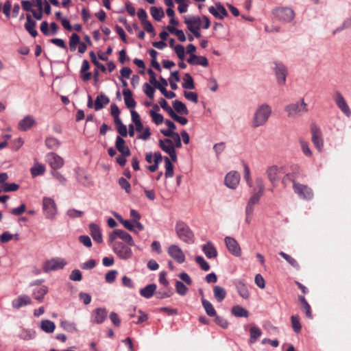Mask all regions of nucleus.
<instances>
[{
    "label": "nucleus",
    "mask_w": 351,
    "mask_h": 351,
    "mask_svg": "<svg viewBox=\"0 0 351 351\" xmlns=\"http://www.w3.org/2000/svg\"><path fill=\"white\" fill-rule=\"evenodd\" d=\"M108 242L119 259L128 261L132 258L133 252L130 247L134 245V241L129 233L121 229H115L108 234Z\"/></svg>",
    "instance_id": "obj_1"
},
{
    "label": "nucleus",
    "mask_w": 351,
    "mask_h": 351,
    "mask_svg": "<svg viewBox=\"0 0 351 351\" xmlns=\"http://www.w3.org/2000/svg\"><path fill=\"white\" fill-rule=\"evenodd\" d=\"M248 185L253 188L256 191L249 199L245 207L248 214L254 213V206L260 202L263 193V184L260 177H245Z\"/></svg>",
    "instance_id": "obj_2"
},
{
    "label": "nucleus",
    "mask_w": 351,
    "mask_h": 351,
    "mask_svg": "<svg viewBox=\"0 0 351 351\" xmlns=\"http://www.w3.org/2000/svg\"><path fill=\"white\" fill-rule=\"evenodd\" d=\"M272 114V108L267 103L259 104L255 109L251 119V126L257 128L265 125Z\"/></svg>",
    "instance_id": "obj_3"
},
{
    "label": "nucleus",
    "mask_w": 351,
    "mask_h": 351,
    "mask_svg": "<svg viewBox=\"0 0 351 351\" xmlns=\"http://www.w3.org/2000/svg\"><path fill=\"white\" fill-rule=\"evenodd\" d=\"M175 231L179 239L186 243L194 242V234L189 226L182 221H178L176 223Z\"/></svg>",
    "instance_id": "obj_4"
},
{
    "label": "nucleus",
    "mask_w": 351,
    "mask_h": 351,
    "mask_svg": "<svg viewBox=\"0 0 351 351\" xmlns=\"http://www.w3.org/2000/svg\"><path fill=\"white\" fill-rule=\"evenodd\" d=\"M43 213L45 217L49 220L56 219L58 209L55 200L50 197H44L42 201Z\"/></svg>",
    "instance_id": "obj_5"
},
{
    "label": "nucleus",
    "mask_w": 351,
    "mask_h": 351,
    "mask_svg": "<svg viewBox=\"0 0 351 351\" xmlns=\"http://www.w3.org/2000/svg\"><path fill=\"white\" fill-rule=\"evenodd\" d=\"M285 111L288 117L295 119L308 111L307 105L304 99H302L287 105L285 107Z\"/></svg>",
    "instance_id": "obj_6"
},
{
    "label": "nucleus",
    "mask_w": 351,
    "mask_h": 351,
    "mask_svg": "<svg viewBox=\"0 0 351 351\" xmlns=\"http://www.w3.org/2000/svg\"><path fill=\"white\" fill-rule=\"evenodd\" d=\"M184 23L186 25L189 30L200 29L201 27L207 29L209 28L210 25L208 18L206 16H203L202 20L200 19V17L197 16L184 17Z\"/></svg>",
    "instance_id": "obj_7"
},
{
    "label": "nucleus",
    "mask_w": 351,
    "mask_h": 351,
    "mask_svg": "<svg viewBox=\"0 0 351 351\" xmlns=\"http://www.w3.org/2000/svg\"><path fill=\"white\" fill-rule=\"evenodd\" d=\"M67 265V261L60 257H55L44 262L42 269L45 273H49L64 269Z\"/></svg>",
    "instance_id": "obj_8"
},
{
    "label": "nucleus",
    "mask_w": 351,
    "mask_h": 351,
    "mask_svg": "<svg viewBox=\"0 0 351 351\" xmlns=\"http://www.w3.org/2000/svg\"><path fill=\"white\" fill-rule=\"evenodd\" d=\"M333 99L339 110L346 117H350L351 116V110L343 95L339 91H336Z\"/></svg>",
    "instance_id": "obj_9"
},
{
    "label": "nucleus",
    "mask_w": 351,
    "mask_h": 351,
    "mask_svg": "<svg viewBox=\"0 0 351 351\" xmlns=\"http://www.w3.org/2000/svg\"><path fill=\"white\" fill-rule=\"evenodd\" d=\"M274 71L276 77L277 82L279 85H285L287 75L286 66L280 62H274Z\"/></svg>",
    "instance_id": "obj_10"
},
{
    "label": "nucleus",
    "mask_w": 351,
    "mask_h": 351,
    "mask_svg": "<svg viewBox=\"0 0 351 351\" xmlns=\"http://www.w3.org/2000/svg\"><path fill=\"white\" fill-rule=\"evenodd\" d=\"M276 17L283 22H290L295 16L294 11L289 8H277L274 11Z\"/></svg>",
    "instance_id": "obj_11"
},
{
    "label": "nucleus",
    "mask_w": 351,
    "mask_h": 351,
    "mask_svg": "<svg viewBox=\"0 0 351 351\" xmlns=\"http://www.w3.org/2000/svg\"><path fill=\"white\" fill-rule=\"evenodd\" d=\"M167 253L171 258L180 264L185 261V254L178 245H170L167 249Z\"/></svg>",
    "instance_id": "obj_12"
},
{
    "label": "nucleus",
    "mask_w": 351,
    "mask_h": 351,
    "mask_svg": "<svg viewBox=\"0 0 351 351\" xmlns=\"http://www.w3.org/2000/svg\"><path fill=\"white\" fill-rule=\"evenodd\" d=\"M41 280H36L31 283V286H36L32 291L33 298L38 302H42L44 299V296L48 292V288L45 285H41Z\"/></svg>",
    "instance_id": "obj_13"
},
{
    "label": "nucleus",
    "mask_w": 351,
    "mask_h": 351,
    "mask_svg": "<svg viewBox=\"0 0 351 351\" xmlns=\"http://www.w3.org/2000/svg\"><path fill=\"white\" fill-rule=\"evenodd\" d=\"M311 131L313 143L319 152H322L324 147V141L320 129L316 125H313L311 128Z\"/></svg>",
    "instance_id": "obj_14"
},
{
    "label": "nucleus",
    "mask_w": 351,
    "mask_h": 351,
    "mask_svg": "<svg viewBox=\"0 0 351 351\" xmlns=\"http://www.w3.org/2000/svg\"><path fill=\"white\" fill-rule=\"evenodd\" d=\"M160 147L166 153H167L173 161L177 159L176 152L175 151L174 144L169 138L159 141Z\"/></svg>",
    "instance_id": "obj_15"
},
{
    "label": "nucleus",
    "mask_w": 351,
    "mask_h": 351,
    "mask_svg": "<svg viewBox=\"0 0 351 351\" xmlns=\"http://www.w3.org/2000/svg\"><path fill=\"white\" fill-rule=\"evenodd\" d=\"M228 250L234 256L241 255V249L238 242L233 237H226L224 239Z\"/></svg>",
    "instance_id": "obj_16"
},
{
    "label": "nucleus",
    "mask_w": 351,
    "mask_h": 351,
    "mask_svg": "<svg viewBox=\"0 0 351 351\" xmlns=\"http://www.w3.org/2000/svg\"><path fill=\"white\" fill-rule=\"evenodd\" d=\"M47 161L53 169H58L64 165V160L56 153L51 152L46 156Z\"/></svg>",
    "instance_id": "obj_17"
},
{
    "label": "nucleus",
    "mask_w": 351,
    "mask_h": 351,
    "mask_svg": "<svg viewBox=\"0 0 351 351\" xmlns=\"http://www.w3.org/2000/svg\"><path fill=\"white\" fill-rule=\"evenodd\" d=\"M293 189L295 192L304 199H311L313 197V193L311 189L306 186L295 183L293 182Z\"/></svg>",
    "instance_id": "obj_18"
},
{
    "label": "nucleus",
    "mask_w": 351,
    "mask_h": 351,
    "mask_svg": "<svg viewBox=\"0 0 351 351\" xmlns=\"http://www.w3.org/2000/svg\"><path fill=\"white\" fill-rule=\"evenodd\" d=\"M32 301L29 296L23 294L20 295L12 301V306L14 308L19 309L23 306L32 304Z\"/></svg>",
    "instance_id": "obj_19"
},
{
    "label": "nucleus",
    "mask_w": 351,
    "mask_h": 351,
    "mask_svg": "<svg viewBox=\"0 0 351 351\" xmlns=\"http://www.w3.org/2000/svg\"><path fill=\"white\" fill-rule=\"evenodd\" d=\"M36 124V120L32 115L25 116L18 123V129L21 131H27Z\"/></svg>",
    "instance_id": "obj_20"
},
{
    "label": "nucleus",
    "mask_w": 351,
    "mask_h": 351,
    "mask_svg": "<svg viewBox=\"0 0 351 351\" xmlns=\"http://www.w3.org/2000/svg\"><path fill=\"white\" fill-rule=\"evenodd\" d=\"M235 288L239 295L246 300L250 298V291L243 280H235L234 282Z\"/></svg>",
    "instance_id": "obj_21"
},
{
    "label": "nucleus",
    "mask_w": 351,
    "mask_h": 351,
    "mask_svg": "<svg viewBox=\"0 0 351 351\" xmlns=\"http://www.w3.org/2000/svg\"><path fill=\"white\" fill-rule=\"evenodd\" d=\"M90 235L93 239L98 243H101L103 242V237L101 234V230L99 225L95 223H90L88 225Z\"/></svg>",
    "instance_id": "obj_22"
},
{
    "label": "nucleus",
    "mask_w": 351,
    "mask_h": 351,
    "mask_svg": "<svg viewBox=\"0 0 351 351\" xmlns=\"http://www.w3.org/2000/svg\"><path fill=\"white\" fill-rule=\"evenodd\" d=\"M107 311L105 308H99L93 311L91 320L93 323L101 324L107 317Z\"/></svg>",
    "instance_id": "obj_23"
},
{
    "label": "nucleus",
    "mask_w": 351,
    "mask_h": 351,
    "mask_svg": "<svg viewBox=\"0 0 351 351\" xmlns=\"http://www.w3.org/2000/svg\"><path fill=\"white\" fill-rule=\"evenodd\" d=\"M208 11L210 14H212L215 17L219 19H223L224 17L228 15V12L225 9V8L221 5L220 3L216 4V7L210 6L208 8Z\"/></svg>",
    "instance_id": "obj_24"
},
{
    "label": "nucleus",
    "mask_w": 351,
    "mask_h": 351,
    "mask_svg": "<svg viewBox=\"0 0 351 351\" xmlns=\"http://www.w3.org/2000/svg\"><path fill=\"white\" fill-rule=\"evenodd\" d=\"M24 26L25 29L32 37L35 38L37 36L38 32L36 29V23L33 20L32 16L30 14L26 15V23Z\"/></svg>",
    "instance_id": "obj_25"
},
{
    "label": "nucleus",
    "mask_w": 351,
    "mask_h": 351,
    "mask_svg": "<svg viewBox=\"0 0 351 351\" xmlns=\"http://www.w3.org/2000/svg\"><path fill=\"white\" fill-rule=\"evenodd\" d=\"M115 146L117 149L123 156H130V151L127 145H125V141L120 136L116 138Z\"/></svg>",
    "instance_id": "obj_26"
},
{
    "label": "nucleus",
    "mask_w": 351,
    "mask_h": 351,
    "mask_svg": "<svg viewBox=\"0 0 351 351\" xmlns=\"http://www.w3.org/2000/svg\"><path fill=\"white\" fill-rule=\"evenodd\" d=\"M202 251L208 258H213L217 256V251L210 242H207L202 246Z\"/></svg>",
    "instance_id": "obj_27"
},
{
    "label": "nucleus",
    "mask_w": 351,
    "mask_h": 351,
    "mask_svg": "<svg viewBox=\"0 0 351 351\" xmlns=\"http://www.w3.org/2000/svg\"><path fill=\"white\" fill-rule=\"evenodd\" d=\"M187 61L189 64L202 65L204 67L208 65V62L206 57L197 56L195 54L191 55Z\"/></svg>",
    "instance_id": "obj_28"
},
{
    "label": "nucleus",
    "mask_w": 351,
    "mask_h": 351,
    "mask_svg": "<svg viewBox=\"0 0 351 351\" xmlns=\"http://www.w3.org/2000/svg\"><path fill=\"white\" fill-rule=\"evenodd\" d=\"M123 95L125 106L129 108H134L136 103L132 97V91L130 89L125 88L123 90Z\"/></svg>",
    "instance_id": "obj_29"
},
{
    "label": "nucleus",
    "mask_w": 351,
    "mask_h": 351,
    "mask_svg": "<svg viewBox=\"0 0 351 351\" xmlns=\"http://www.w3.org/2000/svg\"><path fill=\"white\" fill-rule=\"evenodd\" d=\"M267 176H275L277 174H286L287 176L289 175L288 173L285 171V167L280 165H274L270 167H269L266 171Z\"/></svg>",
    "instance_id": "obj_30"
},
{
    "label": "nucleus",
    "mask_w": 351,
    "mask_h": 351,
    "mask_svg": "<svg viewBox=\"0 0 351 351\" xmlns=\"http://www.w3.org/2000/svg\"><path fill=\"white\" fill-rule=\"evenodd\" d=\"M109 98L103 93H100L95 99L94 108L95 110H99L109 103Z\"/></svg>",
    "instance_id": "obj_31"
},
{
    "label": "nucleus",
    "mask_w": 351,
    "mask_h": 351,
    "mask_svg": "<svg viewBox=\"0 0 351 351\" xmlns=\"http://www.w3.org/2000/svg\"><path fill=\"white\" fill-rule=\"evenodd\" d=\"M156 290V285L155 284H149L140 290V294L145 298H152Z\"/></svg>",
    "instance_id": "obj_32"
},
{
    "label": "nucleus",
    "mask_w": 351,
    "mask_h": 351,
    "mask_svg": "<svg viewBox=\"0 0 351 351\" xmlns=\"http://www.w3.org/2000/svg\"><path fill=\"white\" fill-rule=\"evenodd\" d=\"M40 329L46 333H52L56 329L54 322L49 319H43L40 323Z\"/></svg>",
    "instance_id": "obj_33"
},
{
    "label": "nucleus",
    "mask_w": 351,
    "mask_h": 351,
    "mask_svg": "<svg viewBox=\"0 0 351 351\" xmlns=\"http://www.w3.org/2000/svg\"><path fill=\"white\" fill-rule=\"evenodd\" d=\"M114 217H116V219L126 228L128 229V230L130 231H132V232H135V228H136V225H135V223L132 220V221H129V220H125L122 218V217L117 214V213H115L114 215Z\"/></svg>",
    "instance_id": "obj_34"
},
{
    "label": "nucleus",
    "mask_w": 351,
    "mask_h": 351,
    "mask_svg": "<svg viewBox=\"0 0 351 351\" xmlns=\"http://www.w3.org/2000/svg\"><path fill=\"white\" fill-rule=\"evenodd\" d=\"M60 325L63 330L69 332H76L78 330L76 324L73 322L62 320L60 322Z\"/></svg>",
    "instance_id": "obj_35"
},
{
    "label": "nucleus",
    "mask_w": 351,
    "mask_h": 351,
    "mask_svg": "<svg viewBox=\"0 0 351 351\" xmlns=\"http://www.w3.org/2000/svg\"><path fill=\"white\" fill-rule=\"evenodd\" d=\"M232 313L237 317H247L249 315L248 311L239 305H236L232 307Z\"/></svg>",
    "instance_id": "obj_36"
},
{
    "label": "nucleus",
    "mask_w": 351,
    "mask_h": 351,
    "mask_svg": "<svg viewBox=\"0 0 351 351\" xmlns=\"http://www.w3.org/2000/svg\"><path fill=\"white\" fill-rule=\"evenodd\" d=\"M202 306L208 316L214 317L216 315V311L215 310L213 304L204 298H202Z\"/></svg>",
    "instance_id": "obj_37"
},
{
    "label": "nucleus",
    "mask_w": 351,
    "mask_h": 351,
    "mask_svg": "<svg viewBox=\"0 0 351 351\" xmlns=\"http://www.w3.org/2000/svg\"><path fill=\"white\" fill-rule=\"evenodd\" d=\"M130 217L132 220L135 223L136 228L141 231L144 229L143 224L139 221L141 219V215L136 210H130Z\"/></svg>",
    "instance_id": "obj_38"
},
{
    "label": "nucleus",
    "mask_w": 351,
    "mask_h": 351,
    "mask_svg": "<svg viewBox=\"0 0 351 351\" xmlns=\"http://www.w3.org/2000/svg\"><path fill=\"white\" fill-rule=\"evenodd\" d=\"M213 293L215 298L219 302L223 301L226 295L225 289L219 286H215L214 287Z\"/></svg>",
    "instance_id": "obj_39"
},
{
    "label": "nucleus",
    "mask_w": 351,
    "mask_h": 351,
    "mask_svg": "<svg viewBox=\"0 0 351 351\" xmlns=\"http://www.w3.org/2000/svg\"><path fill=\"white\" fill-rule=\"evenodd\" d=\"M173 106L175 110L178 113H181L185 115L189 114V110L185 104L179 100H175L173 102Z\"/></svg>",
    "instance_id": "obj_40"
},
{
    "label": "nucleus",
    "mask_w": 351,
    "mask_h": 351,
    "mask_svg": "<svg viewBox=\"0 0 351 351\" xmlns=\"http://www.w3.org/2000/svg\"><path fill=\"white\" fill-rule=\"evenodd\" d=\"M299 143L303 154L306 157H311L313 156V152L309 147V143L304 138H300Z\"/></svg>",
    "instance_id": "obj_41"
},
{
    "label": "nucleus",
    "mask_w": 351,
    "mask_h": 351,
    "mask_svg": "<svg viewBox=\"0 0 351 351\" xmlns=\"http://www.w3.org/2000/svg\"><path fill=\"white\" fill-rule=\"evenodd\" d=\"M239 182V177H225L224 178L225 185L232 189H236Z\"/></svg>",
    "instance_id": "obj_42"
},
{
    "label": "nucleus",
    "mask_w": 351,
    "mask_h": 351,
    "mask_svg": "<svg viewBox=\"0 0 351 351\" xmlns=\"http://www.w3.org/2000/svg\"><path fill=\"white\" fill-rule=\"evenodd\" d=\"M150 13L152 17L158 21H160L165 16L164 11L161 8L152 7Z\"/></svg>",
    "instance_id": "obj_43"
},
{
    "label": "nucleus",
    "mask_w": 351,
    "mask_h": 351,
    "mask_svg": "<svg viewBox=\"0 0 351 351\" xmlns=\"http://www.w3.org/2000/svg\"><path fill=\"white\" fill-rule=\"evenodd\" d=\"M167 29L171 34H175L178 37V38L180 41H181V42L186 41V36L182 30L176 29L175 27H173L171 25H168L167 27Z\"/></svg>",
    "instance_id": "obj_44"
},
{
    "label": "nucleus",
    "mask_w": 351,
    "mask_h": 351,
    "mask_svg": "<svg viewBox=\"0 0 351 351\" xmlns=\"http://www.w3.org/2000/svg\"><path fill=\"white\" fill-rule=\"evenodd\" d=\"M250 341L252 343H254L256 341L257 339L260 337L262 335L261 330L256 326H252L250 330Z\"/></svg>",
    "instance_id": "obj_45"
},
{
    "label": "nucleus",
    "mask_w": 351,
    "mask_h": 351,
    "mask_svg": "<svg viewBox=\"0 0 351 351\" xmlns=\"http://www.w3.org/2000/svg\"><path fill=\"white\" fill-rule=\"evenodd\" d=\"M182 86L186 89H193L195 88L194 82L193 77L190 74L186 73L183 78V82Z\"/></svg>",
    "instance_id": "obj_46"
},
{
    "label": "nucleus",
    "mask_w": 351,
    "mask_h": 351,
    "mask_svg": "<svg viewBox=\"0 0 351 351\" xmlns=\"http://www.w3.org/2000/svg\"><path fill=\"white\" fill-rule=\"evenodd\" d=\"M45 166L38 162H35L34 167L30 169L32 176H39L45 173Z\"/></svg>",
    "instance_id": "obj_47"
},
{
    "label": "nucleus",
    "mask_w": 351,
    "mask_h": 351,
    "mask_svg": "<svg viewBox=\"0 0 351 351\" xmlns=\"http://www.w3.org/2000/svg\"><path fill=\"white\" fill-rule=\"evenodd\" d=\"M80 43V38L77 34H73L69 39V47L71 51H74L77 45Z\"/></svg>",
    "instance_id": "obj_48"
},
{
    "label": "nucleus",
    "mask_w": 351,
    "mask_h": 351,
    "mask_svg": "<svg viewBox=\"0 0 351 351\" xmlns=\"http://www.w3.org/2000/svg\"><path fill=\"white\" fill-rule=\"evenodd\" d=\"M45 145L49 149H56L60 145L59 141L54 137H47L45 140Z\"/></svg>",
    "instance_id": "obj_49"
},
{
    "label": "nucleus",
    "mask_w": 351,
    "mask_h": 351,
    "mask_svg": "<svg viewBox=\"0 0 351 351\" xmlns=\"http://www.w3.org/2000/svg\"><path fill=\"white\" fill-rule=\"evenodd\" d=\"M176 292L180 295H184L188 292V288L186 287V285L181 281H176Z\"/></svg>",
    "instance_id": "obj_50"
},
{
    "label": "nucleus",
    "mask_w": 351,
    "mask_h": 351,
    "mask_svg": "<svg viewBox=\"0 0 351 351\" xmlns=\"http://www.w3.org/2000/svg\"><path fill=\"white\" fill-rule=\"evenodd\" d=\"M162 161V156L160 152L154 153V165L147 167L151 172H154L158 168V164Z\"/></svg>",
    "instance_id": "obj_51"
},
{
    "label": "nucleus",
    "mask_w": 351,
    "mask_h": 351,
    "mask_svg": "<svg viewBox=\"0 0 351 351\" xmlns=\"http://www.w3.org/2000/svg\"><path fill=\"white\" fill-rule=\"evenodd\" d=\"M149 114L152 119V121L156 125H160L164 121L162 115L154 110H149Z\"/></svg>",
    "instance_id": "obj_52"
},
{
    "label": "nucleus",
    "mask_w": 351,
    "mask_h": 351,
    "mask_svg": "<svg viewBox=\"0 0 351 351\" xmlns=\"http://www.w3.org/2000/svg\"><path fill=\"white\" fill-rule=\"evenodd\" d=\"M195 261L200 266L202 270L208 271L210 269L209 264L205 261V259L202 256H196Z\"/></svg>",
    "instance_id": "obj_53"
},
{
    "label": "nucleus",
    "mask_w": 351,
    "mask_h": 351,
    "mask_svg": "<svg viewBox=\"0 0 351 351\" xmlns=\"http://www.w3.org/2000/svg\"><path fill=\"white\" fill-rule=\"evenodd\" d=\"M111 114L114 118L115 123H121V119H119L120 110L118 106L113 104L110 106Z\"/></svg>",
    "instance_id": "obj_54"
},
{
    "label": "nucleus",
    "mask_w": 351,
    "mask_h": 351,
    "mask_svg": "<svg viewBox=\"0 0 351 351\" xmlns=\"http://www.w3.org/2000/svg\"><path fill=\"white\" fill-rule=\"evenodd\" d=\"M84 213L75 208H70L66 211V215L69 218H80L83 216Z\"/></svg>",
    "instance_id": "obj_55"
},
{
    "label": "nucleus",
    "mask_w": 351,
    "mask_h": 351,
    "mask_svg": "<svg viewBox=\"0 0 351 351\" xmlns=\"http://www.w3.org/2000/svg\"><path fill=\"white\" fill-rule=\"evenodd\" d=\"M90 60L91 61L94 63V64L101 71H102L103 72L106 71V66L100 63L97 59V57H96V55L95 54V53L93 51H90Z\"/></svg>",
    "instance_id": "obj_56"
},
{
    "label": "nucleus",
    "mask_w": 351,
    "mask_h": 351,
    "mask_svg": "<svg viewBox=\"0 0 351 351\" xmlns=\"http://www.w3.org/2000/svg\"><path fill=\"white\" fill-rule=\"evenodd\" d=\"M143 91L148 97L152 99H154L155 90L150 84L145 83L143 84Z\"/></svg>",
    "instance_id": "obj_57"
},
{
    "label": "nucleus",
    "mask_w": 351,
    "mask_h": 351,
    "mask_svg": "<svg viewBox=\"0 0 351 351\" xmlns=\"http://www.w3.org/2000/svg\"><path fill=\"white\" fill-rule=\"evenodd\" d=\"M36 332L32 330H23L21 334V337L25 340L32 339L35 337Z\"/></svg>",
    "instance_id": "obj_58"
},
{
    "label": "nucleus",
    "mask_w": 351,
    "mask_h": 351,
    "mask_svg": "<svg viewBox=\"0 0 351 351\" xmlns=\"http://www.w3.org/2000/svg\"><path fill=\"white\" fill-rule=\"evenodd\" d=\"M291 324L294 331L299 333L301 330V324L300 323L298 316L293 315L291 317Z\"/></svg>",
    "instance_id": "obj_59"
},
{
    "label": "nucleus",
    "mask_w": 351,
    "mask_h": 351,
    "mask_svg": "<svg viewBox=\"0 0 351 351\" xmlns=\"http://www.w3.org/2000/svg\"><path fill=\"white\" fill-rule=\"evenodd\" d=\"M279 254L283 258H285L291 266L296 267V268H298L299 267L297 261L293 258H292L291 256H289V254H287L283 252H280L279 253Z\"/></svg>",
    "instance_id": "obj_60"
},
{
    "label": "nucleus",
    "mask_w": 351,
    "mask_h": 351,
    "mask_svg": "<svg viewBox=\"0 0 351 351\" xmlns=\"http://www.w3.org/2000/svg\"><path fill=\"white\" fill-rule=\"evenodd\" d=\"M173 49L179 59L183 60L185 57L184 47L181 45H178L173 47Z\"/></svg>",
    "instance_id": "obj_61"
},
{
    "label": "nucleus",
    "mask_w": 351,
    "mask_h": 351,
    "mask_svg": "<svg viewBox=\"0 0 351 351\" xmlns=\"http://www.w3.org/2000/svg\"><path fill=\"white\" fill-rule=\"evenodd\" d=\"M117 276V270H110L105 276V280L108 283H112L114 282Z\"/></svg>",
    "instance_id": "obj_62"
},
{
    "label": "nucleus",
    "mask_w": 351,
    "mask_h": 351,
    "mask_svg": "<svg viewBox=\"0 0 351 351\" xmlns=\"http://www.w3.org/2000/svg\"><path fill=\"white\" fill-rule=\"evenodd\" d=\"M119 184L121 187L125 191L126 193H128L130 192V184L126 178L121 177L119 180Z\"/></svg>",
    "instance_id": "obj_63"
},
{
    "label": "nucleus",
    "mask_w": 351,
    "mask_h": 351,
    "mask_svg": "<svg viewBox=\"0 0 351 351\" xmlns=\"http://www.w3.org/2000/svg\"><path fill=\"white\" fill-rule=\"evenodd\" d=\"M350 26L351 19H348L342 23V25L340 27H337V29L332 31V34L335 35L338 32H340L341 31L343 30L344 29L348 28Z\"/></svg>",
    "instance_id": "obj_64"
}]
</instances>
